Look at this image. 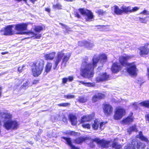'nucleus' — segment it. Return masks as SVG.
I'll return each mask as SVG.
<instances>
[{
    "label": "nucleus",
    "mask_w": 149,
    "mask_h": 149,
    "mask_svg": "<svg viewBox=\"0 0 149 149\" xmlns=\"http://www.w3.org/2000/svg\"><path fill=\"white\" fill-rule=\"evenodd\" d=\"M107 56L104 54H101L99 56L95 55L93 58V63L91 64L88 62V58L86 57L82 61L80 70L81 75L85 78L89 79L92 77L94 74L93 69L96 67L97 64L100 63L99 68L107 61Z\"/></svg>",
    "instance_id": "nucleus-1"
},
{
    "label": "nucleus",
    "mask_w": 149,
    "mask_h": 149,
    "mask_svg": "<svg viewBox=\"0 0 149 149\" xmlns=\"http://www.w3.org/2000/svg\"><path fill=\"white\" fill-rule=\"evenodd\" d=\"M12 115L8 113L2 112L0 113V118H4L3 127L7 130H16L19 124L15 120H12Z\"/></svg>",
    "instance_id": "nucleus-2"
},
{
    "label": "nucleus",
    "mask_w": 149,
    "mask_h": 149,
    "mask_svg": "<svg viewBox=\"0 0 149 149\" xmlns=\"http://www.w3.org/2000/svg\"><path fill=\"white\" fill-rule=\"evenodd\" d=\"M28 23H22L17 24L15 25V29L20 32L18 33L20 34H26L30 36L31 38H33V39H39L41 36V34H37L31 31L28 32H23L22 31L26 30Z\"/></svg>",
    "instance_id": "nucleus-3"
},
{
    "label": "nucleus",
    "mask_w": 149,
    "mask_h": 149,
    "mask_svg": "<svg viewBox=\"0 0 149 149\" xmlns=\"http://www.w3.org/2000/svg\"><path fill=\"white\" fill-rule=\"evenodd\" d=\"M71 55V53L70 52L67 53L65 54H64L63 52V51L58 52L54 61L55 64L54 66H53L54 69H55L56 68L57 65L61 61L63 56H64V57L62 60V64L64 65V66H65L66 64L69 60Z\"/></svg>",
    "instance_id": "nucleus-4"
},
{
    "label": "nucleus",
    "mask_w": 149,
    "mask_h": 149,
    "mask_svg": "<svg viewBox=\"0 0 149 149\" xmlns=\"http://www.w3.org/2000/svg\"><path fill=\"white\" fill-rule=\"evenodd\" d=\"M44 61L42 59H39L33 63L32 66V71L34 77H38L41 74L44 68Z\"/></svg>",
    "instance_id": "nucleus-5"
},
{
    "label": "nucleus",
    "mask_w": 149,
    "mask_h": 149,
    "mask_svg": "<svg viewBox=\"0 0 149 149\" xmlns=\"http://www.w3.org/2000/svg\"><path fill=\"white\" fill-rule=\"evenodd\" d=\"M89 140L91 142L90 144V146L92 148L94 147L95 146V144L94 143V142H96L98 145L102 148H107L110 146L109 141L103 139L101 140L98 138H95L94 139H90Z\"/></svg>",
    "instance_id": "nucleus-6"
},
{
    "label": "nucleus",
    "mask_w": 149,
    "mask_h": 149,
    "mask_svg": "<svg viewBox=\"0 0 149 149\" xmlns=\"http://www.w3.org/2000/svg\"><path fill=\"white\" fill-rule=\"evenodd\" d=\"M79 10L82 15L86 16L85 19L86 21H91L93 20L94 16L90 10L85 8H80Z\"/></svg>",
    "instance_id": "nucleus-7"
},
{
    "label": "nucleus",
    "mask_w": 149,
    "mask_h": 149,
    "mask_svg": "<svg viewBox=\"0 0 149 149\" xmlns=\"http://www.w3.org/2000/svg\"><path fill=\"white\" fill-rule=\"evenodd\" d=\"M125 113L126 111L124 109L118 107L116 109L114 118L116 120H120L125 115Z\"/></svg>",
    "instance_id": "nucleus-8"
},
{
    "label": "nucleus",
    "mask_w": 149,
    "mask_h": 149,
    "mask_svg": "<svg viewBox=\"0 0 149 149\" xmlns=\"http://www.w3.org/2000/svg\"><path fill=\"white\" fill-rule=\"evenodd\" d=\"M127 66L128 67L127 68V71L130 75L132 76L136 75L138 69L136 67L134 62L129 63Z\"/></svg>",
    "instance_id": "nucleus-9"
},
{
    "label": "nucleus",
    "mask_w": 149,
    "mask_h": 149,
    "mask_svg": "<svg viewBox=\"0 0 149 149\" xmlns=\"http://www.w3.org/2000/svg\"><path fill=\"white\" fill-rule=\"evenodd\" d=\"M103 109L104 113L107 116L110 115L112 112L113 108L112 106L108 104H103Z\"/></svg>",
    "instance_id": "nucleus-10"
},
{
    "label": "nucleus",
    "mask_w": 149,
    "mask_h": 149,
    "mask_svg": "<svg viewBox=\"0 0 149 149\" xmlns=\"http://www.w3.org/2000/svg\"><path fill=\"white\" fill-rule=\"evenodd\" d=\"M13 27V25H9L0 30V33L1 34L4 35H12L13 33L12 29Z\"/></svg>",
    "instance_id": "nucleus-11"
},
{
    "label": "nucleus",
    "mask_w": 149,
    "mask_h": 149,
    "mask_svg": "<svg viewBox=\"0 0 149 149\" xmlns=\"http://www.w3.org/2000/svg\"><path fill=\"white\" fill-rule=\"evenodd\" d=\"M133 57V56L125 54L119 57V61L122 65H127L128 63L127 62V61Z\"/></svg>",
    "instance_id": "nucleus-12"
},
{
    "label": "nucleus",
    "mask_w": 149,
    "mask_h": 149,
    "mask_svg": "<svg viewBox=\"0 0 149 149\" xmlns=\"http://www.w3.org/2000/svg\"><path fill=\"white\" fill-rule=\"evenodd\" d=\"M107 122H103L100 123H99L98 120L95 119L92 125V127L93 129L95 130H97L99 127L101 130L103 129V126L105 125Z\"/></svg>",
    "instance_id": "nucleus-13"
},
{
    "label": "nucleus",
    "mask_w": 149,
    "mask_h": 149,
    "mask_svg": "<svg viewBox=\"0 0 149 149\" xmlns=\"http://www.w3.org/2000/svg\"><path fill=\"white\" fill-rule=\"evenodd\" d=\"M109 75L106 73H100L95 78V81L99 82L107 81L109 79Z\"/></svg>",
    "instance_id": "nucleus-14"
},
{
    "label": "nucleus",
    "mask_w": 149,
    "mask_h": 149,
    "mask_svg": "<svg viewBox=\"0 0 149 149\" xmlns=\"http://www.w3.org/2000/svg\"><path fill=\"white\" fill-rule=\"evenodd\" d=\"M133 144L135 145L137 149H145L146 145L143 143L141 142L136 138L133 139Z\"/></svg>",
    "instance_id": "nucleus-15"
},
{
    "label": "nucleus",
    "mask_w": 149,
    "mask_h": 149,
    "mask_svg": "<svg viewBox=\"0 0 149 149\" xmlns=\"http://www.w3.org/2000/svg\"><path fill=\"white\" fill-rule=\"evenodd\" d=\"M121 69V65L118 63H115L113 64L111 67V70L113 72L116 73L119 72Z\"/></svg>",
    "instance_id": "nucleus-16"
},
{
    "label": "nucleus",
    "mask_w": 149,
    "mask_h": 149,
    "mask_svg": "<svg viewBox=\"0 0 149 149\" xmlns=\"http://www.w3.org/2000/svg\"><path fill=\"white\" fill-rule=\"evenodd\" d=\"M104 97V94L96 92L95 94L92 97V100L93 102H95L97 101L98 100L102 99Z\"/></svg>",
    "instance_id": "nucleus-17"
},
{
    "label": "nucleus",
    "mask_w": 149,
    "mask_h": 149,
    "mask_svg": "<svg viewBox=\"0 0 149 149\" xmlns=\"http://www.w3.org/2000/svg\"><path fill=\"white\" fill-rule=\"evenodd\" d=\"M139 49L140 51L139 54L140 55L147 54L149 52V49L146 46L141 47Z\"/></svg>",
    "instance_id": "nucleus-18"
},
{
    "label": "nucleus",
    "mask_w": 149,
    "mask_h": 149,
    "mask_svg": "<svg viewBox=\"0 0 149 149\" xmlns=\"http://www.w3.org/2000/svg\"><path fill=\"white\" fill-rule=\"evenodd\" d=\"M69 118L72 125H75L76 124L77 122V118L75 115L71 114L69 115Z\"/></svg>",
    "instance_id": "nucleus-19"
},
{
    "label": "nucleus",
    "mask_w": 149,
    "mask_h": 149,
    "mask_svg": "<svg viewBox=\"0 0 149 149\" xmlns=\"http://www.w3.org/2000/svg\"><path fill=\"white\" fill-rule=\"evenodd\" d=\"M122 14L125 13L127 14L130 13L131 10V6H121Z\"/></svg>",
    "instance_id": "nucleus-20"
},
{
    "label": "nucleus",
    "mask_w": 149,
    "mask_h": 149,
    "mask_svg": "<svg viewBox=\"0 0 149 149\" xmlns=\"http://www.w3.org/2000/svg\"><path fill=\"white\" fill-rule=\"evenodd\" d=\"M93 116L91 115L84 116L81 118V123H83L90 121L92 118Z\"/></svg>",
    "instance_id": "nucleus-21"
},
{
    "label": "nucleus",
    "mask_w": 149,
    "mask_h": 149,
    "mask_svg": "<svg viewBox=\"0 0 149 149\" xmlns=\"http://www.w3.org/2000/svg\"><path fill=\"white\" fill-rule=\"evenodd\" d=\"M56 55L55 52H52L50 53L46 54L45 56V60H52L54 58Z\"/></svg>",
    "instance_id": "nucleus-22"
},
{
    "label": "nucleus",
    "mask_w": 149,
    "mask_h": 149,
    "mask_svg": "<svg viewBox=\"0 0 149 149\" xmlns=\"http://www.w3.org/2000/svg\"><path fill=\"white\" fill-rule=\"evenodd\" d=\"M66 141L68 144L71 148L72 149H79V148L72 145L70 138L63 137V138Z\"/></svg>",
    "instance_id": "nucleus-23"
},
{
    "label": "nucleus",
    "mask_w": 149,
    "mask_h": 149,
    "mask_svg": "<svg viewBox=\"0 0 149 149\" xmlns=\"http://www.w3.org/2000/svg\"><path fill=\"white\" fill-rule=\"evenodd\" d=\"M133 121V119L132 116H128L127 118L123 120L122 121V123L124 124L128 125Z\"/></svg>",
    "instance_id": "nucleus-24"
},
{
    "label": "nucleus",
    "mask_w": 149,
    "mask_h": 149,
    "mask_svg": "<svg viewBox=\"0 0 149 149\" xmlns=\"http://www.w3.org/2000/svg\"><path fill=\"white\" fill-rule=\"evenodd\" d=\"M77 82L79 83V85L81 84L86 86L93 87L95 85V83H93L85 82L84 81H77Z\"/></svg>",
    "instance_id": "nucleus-25"
},
{
    "label": "nucleus",
    "mask_w": 149,
    "mask_h": 149,
    "mask_svg": "<svg viewBox=\"0 0 149 149\" xmlns=\"http://www.w3.org/2000/svg\"><path fill=\"white\" fill-rule=\"evenodd\" d=\"M114 12L117 15H121L122 14L121 7L119 8L118 6H115L113 7Z\"/></svg>",
    "instance_id": "nucleus-26"
},
{
    "label": "nucleus",
    "mask_w": 149,
    "mask_h": 149,
    "mask_svg": "<svg viewBox=\"0 0 149 149\" xmlns=\"http://www.w3.org/2000/svg\"><path fill=\"white\" fill-rule=\"evenodd\" d=\"M137 137L147 143H148V140L143 135L142 132H139V134L137 136Z\"/></svg>",
    "instance_id": "nucleus-27"
},
{
    "label": "nucleus",
    "mask_w": 149,
    "mask_h": 149,
    "mask_svg": "<svg viewBox=\"0 0 149 149\" xmlns=\"http://www.w3.org/2000/svg\"><path fill=\"white\" fill-rule=\"evenodd\" d=\"M52 67V64L50 63H47L45 69V71L47 73L49 72L50 70Z\"/></svg>",
    "instance_id": "nucleus-28"
},
{
    "label": "nucleus",
    "mask_w": 149,
    "mask_h": 149,
    "mask_svg": "<svg viewBox=\"0 0 149 149\" xmlns=\"http://www.w3.org/2000/svg\"><path fill=\"white\" fill-rule=\"evenodd\" d=\"M127 131L128 133L130 134L131 132L132 131H137V129L136 128V125H134L131 127L127 130Z\"/></svg>",
    "instance_id": "nucleus-29"
},
{
    "label": "nucleus",
    "mask_w": 149,
    "mask_h": 149,
    "mask_svg": "<svg viewBox=\"0 0 149 149\" xmlns=\"http://www.w3.org/2000/svg\"><path fill=\"white\" fill-rule=\"evenodd\" d=\"M86 139V138L82 137L79 138L75 140V143L77 144L81 143L84 141Z\"/></svg>",
    "instance_id": "nucleus-30"
},
{
    "label": "nucleus",
    "mask_w": 149,
    "mask_h": 149,
    "mask_svg": "<svg viewBox=\"0 0 149 149\" xmlns=\"http://www.w3.org/2000/svg\"><path fill=\"white\" fill-rule=\"evenodd\" d=\"M94 45L92 42H87L85 47L88 49H91L94 46Z\"/></svg>",
    "instance_id": "nucleus-31"
},
{
    "label": "nucleus",
    "mask_w": 149,
    "mask_h": 149,
    "mask_svg": "<svg viewBox=\"0 0 149 149\" xmlns=\"http://www.w3.org/2000/svg\"><path fill=\"white\" fill-rule=\"evenodd\" d=\"M133 140H132L131 144H130L125 147V149H135V145L133 144Z\"/></svg>",
    "instance_id": "nucleus-32"
},
{
    "label": "nucleus",
    "mask_w": 149,
    "mask_h": 149,
    "mask_svg": "<svg viewBox=\"0 0 149 149\" xmlns=\"http://www.w3.org/2000/svg\"><path fill=\"white\" fill-rule=\"evenodd\" d=\"M43 29V27L40 26H35L34 30L36 32H39Z\"/></svg>",
    "instance_id": "nucleus-33"
},
{
    "label": "nucleus",
    "mask_w": 149,
    "mask_h": 149,
    "mask_svg": "<svg viewBox=\"0 0 149 149\" xmlns=\"http://www.w3.org/2000/svg\"><path fill=\"white\" fill-rule=\"evenodd\" d=\"M139 104L141 106L149 108V100L145 101Z\"/></svg>",
    "instance_id": "nucleus-34"
},
{
    "label": "nucleus",
    "mask_w": 149,
    "mask_h": 149,
    "mask_svg": "<svg viewBox=\"0 0 149 149\" xmlns=\"http://www.w3.org/2000/svg\"><path fill=\"white\" fill-rule=\"evenodd\" d=\"M112 147L116 149H120L121 147L122 146L120 145H119L117 143H113L112 145Z\"/></svg>",
    "instance_id": "nucleus-35"
},
{
    "label": "nucleus",
    "mask_w": 149,
    "mask_h": 149,
    "mask_svg": "<svg viewBox=\"0 0 149 149\" xmlns=\"http://www.w3.org/2000/svg\"><path fill=\"white\" fill-rule=\"evenodd\" d=\"M75 97V96L74 95H72L71 94H68L67 95H64V98L67 99H71L74 98Z\"/></svg>",
    "instance_id": "nucleus-36"
},
{
    "label": "nucleus",
    "mask_w": 149,
    "mask_h": 149,
    "mask_svg": "<svg viewBox=\"0 0 149 149\" xmlns=\"http://www.w3.org/2000/svg\"><path fill=\"white\" fill-rule=\"evenodd\" d=\"M62 6L59 3H57L55 5H54L53 8L54 9H57L58 10L62 9Z\"/></svg>",
    "instance_id": "nucleus-37"
},
{
    "label": "nucleus",
    "mask_w": 149,
    "mask_h": 149,
    "mask_svg": "<svg viewBox=\"0 0 149 149\" xmlns=\"http://www.w3.org/2000/svg\"><path fill=\"white\" fill-rule=\"evenodd\" d=\"M67 134L71 135L76 136L78 135L79 133L76 132L74 131H69L67 132Z\"/></svg>",
    "instance_id": "nucleus-38"
},
{
    "label": "nucleus",
    "mask_w": 149,
    "mask_h": 149,
    "mask_svg": "<svg viewBox=\"0 0 149 149\" xmlns=\"http://www.w3.org/2000/svg\"><path fill=\"white\" fill-rule=\"evenodd\" d=\"M96 12L99 15H103L105 13V11H103V10L101 9H99L97 10L96 11Z\"/></svg>",
    "instance_id": "nucleus-39"
},
{
    "label": "nucleus",
    "mask_w": 149,
    "mask_h": 149,
    "mask_svg": "<svg viewBox=\"0 0 149 149\" xmlns=\"http://www.w3.org/2000/svg\"><path fill=\"white\" fill-rule=\"evenodd\" d=\"M87 100V99L86 97H81L79 98V101L81 103H84Z\"/></svg>",
    "instance_id": "nucleus-40"
},
{
    "label": "nucleus",
    "mask_w": 149,
    "mask_h": 149,
    "mask_svg": "<svg viewBox=\"0 0 149 149\" xmlns=\"http://www.w3.org/2000/svg\"><path fill=\"white\" fill-rule=\"evenodd\" d=\"M87 41L86 40H82L79 41L78 42L79 45L81 46H86V44Z\"/></svg>",
    "instance_id": "nucleus-41"
},
{
    "label": "nucleus",
    "mask_w": 149,
    "mask_h": 149,
    "mask_svg": "<svg viewBox=\"0 0 149 149\" xmlns=\"http://www.w3.org/2000/svg\"><path fill=\"white\" fill-rule=\"evenodd\" d=\"M82 126L83 128L87 129H90L91 128L90 125L88 123H83L82 125Z\"/></svg>",
    "instance_id": "nucleus-42"
},
{
    "label": "nucleus",
    "mask_w": 149,
    "mask_h": 149,
    "mask_svg": "<svg viewBox=\"0 0 149 149\" xmlns=\"http://www.w3.org/2000/svg\"><path fill=\"white\" fill-rule=\"evenodd\" d=\"M70 105V104L68 103H61L58 104L59 106L67 107Z\"/></svg>",
    "instance_id": "nucleus-43"
},
{
    "label": "nucleus",
    "mask_w": 149,
    "mask_h": 149,
    "mask_svg": "<svg viewBox=\"0 0 149 149\" xmlns=\"http://www.w3.org/2000/svg\"><path fill=\"white\" fill-rule=\"evenodd\" d=\"M141 14H143L145 15H149V12L147 10H144L143 11L140 13Z\"/></svg>",
    "instance_id": "nucleus-44"
},
{
    "label": "nucleus",
    "mask_w": 149,
    "mask_h": 149,
    "mask_svg": "<svg viewBox=\"0 0 149 149\" xmlns=\"http://www.w3.org/2000/svg\"><path fill=\"white\" fill-rule=\"evenodd\" d=\"M139 20L141 22L143 23H146L148 21L146 20V17L144 18L139 17Z\"/></svg>",
    "instance_id": "nucleus-45"
},
{
    "label": "nucleus",
    "mask_w": 149,
    "mask_h": 149,
    "mask_svg": "<svg viewBox=\"0 0 149 149\" xmlns=\"http://www.w3.org/2000/svg\"><path fill=\"white\" fill-rule=\"evenodd\" d=\"M139 9V8H138L136 7H135L134 8H132L131 7V11H130V13L134 12L137 10Z\"/></svg>",
    "instance_id": "nucleus-46"
},
{
    "label": "nucleus",
    "mask_w": 149,
    "mask_h": 149,
    "mask_svg": "<svg viewBox=\"0 0 149 149\" xmlns=\"http://www.w3.org/2000/svg\"><path fill=\"white\" fill-rule=\"evenodd\" d=\"M25 67L24 65H23L22 67L20 66L18 68V70L19 72H21L22 71L23 68Z\"/></svg>",
    "instance_id": "nucleus-47"
},
{
    "label": "nucleus",
    "mask_w": 149,
    "mask_h": 149,
    "mask_svg": "<svg viewBox=\"0 0 149 149\" xmlns=\"http://www.w3.org/2000/svg\"><path fill=\"white\" fill-rule=\"evenodd\" d=\"M68 80V79L67 78H64L62 79V82L63 84H65L66 83Z\"/></svg>",
    "instance_id": "nucleus-48"
},
{
    "label": "nucleus",
    "mask_w": 149,
    "mask_h": 149,
    "mask_svg": "<svg viewBox=\"0 0 149 149\" xmlns=\"http://www.w3.org/2000/svg\"><path fill=\"white\" fill-rule=\"evenodd\" d=\"M68 80L70 81H71L73 80L74 77L72 76H68Z\"/></svg>",
    "instance_id": "nucleus-49"
},
{
    "label": "nucleus",
    "mask_w": 149,
    "mask_h": 149,
    "mask_svg": "<svg viewBox=\"0 0 149 149\" xmlns=\"http://www.w3.org/2000/svg\"><path fill=\"white\" fill-rule=\"evenodd\" d=\"M29 85V82L28 81H26L25 83H24L23 85V88H25L26 87H27Z\"/></svg>",
    "instance_id": "nucleus-50"
},
{
    "label": "nucleus",
    "mask_w": 149,
    "mask_h": 149,
    "mask_svg": "<svg viewBox=\"0 0 149 149\" xmlns=\"http://www.w3.org/2000/svg\"><path fill=\"white\" fill-rule=\"evenodd\" d=\"M75 16L78 18H79L80 17V15H79L78 13L75 12L74 13Z\"/></svg>",
    "instance_id": "nucleus-51"
},
{
    "label": "nucleus",
    "mask_w": 149,
    "mask_h": 149,
    "mask_svg": "<svg viewBox=\"0 0 149 149\" xmlns=\"http://www.w3.org/2000/svg\"><path fill=\"white\" fill-rule=\"evenodd\" d=\"M147 75L148 76V79L149 80V68H147Z\"/></svg>",
    "instance_id": "nucleus-52"
},
{
    "label": "nucleus",
    "mask_w": 149,
    "mask_h": 149,
    "mask_svg": "<svg viewBox=\"0 0 149 149\" xmlns=\"http://www.w3.org/2000/svg\"><path fill=\"white\" fill-rule=\"evenodd\" d=\"M134 106V108L135 109H137V106L136 105V102H134L133 104H132Z\"/></svg>",
    "instance_id": "nucleus-53"
},
{
    "label": "nucleus",
    "mask_w": 149,
    "mask_h": 149,
    "mask_svg": "<svg viewBox=\"0 0 149 149\" xmlns=\"http://www.w3.org/2000/svg\"><path fill=\"white\" fill-rule=\"evenodd\" d=\"M61 24L63 26V28H65V29H68V27L65 25H64L63 24H62V23H61Z\"/></svg>",
    "instance_id": "nucleus-54"
},
{
    "label": "nucleus",
    "mask_w": 149,
    "mask_h": 149,
    "mask_svg": "<svg viewBox=\"0 0 149 149\" xmlns=\"http://www.w3.org/2000/svg\"><path fill=\"white\" fill-rule=\"evenodd\" d=\"M146 120L149 121V113L146 115Z\"/></svg>",
    "instance_id": "nucleus-55"
},
{
    "label": "nucleus",
    "mask_w": 149,
    "mask_h": 149,
    "mask_svg": "<svg viewBox=\"0 0 149 149\" xmlns=\"http://www.w3.org/2000/svg\"><path fill=\"white\" fill-rule=\"evenodd\" d=\"M16 1H23L24 2H25L26 3H27V0H15Z\"/></svg>",
    "instance_id": "nucleus-56"
},
{
    "label": "nucleus",
    "mask_w": 149,
    "mask_h": 149,
    "mask_svg": "<svg viewBox=\"0 0 149 149\" xmlns=\"http://www.w3.org/2000/svg\"><path fill=\"white\" fill-rule=\"evenodd\" d=\"M45 10L48 12H50V8H46Z\"/></svg>",
    "instance_id": "nucleus-57"
},
{
    "label": "nucleus",
    "mask_w": 149,
    "mask_h": 149,
    "mask_svg": "<svg viewBox=\"0 0 149 149\" xmlns=\"http://www.w3.org/2000/svg\"><path fill=\"white\" fill-rule=\"evenodd\" d=\"M33 3H34V2L37 0H30Z\"/></svg>",
    "instance_id": "nucleus-58"
},
{
    "label": "nucleus",
    "mask_w": 149,
    "mask_h": 149,
    "mask_svg": "<svg viewBox=\"0 0 149 149\" xmlns=\"http://www.w3.org/2000/svg\"><path fill=\"white\" fill-rule=\"evenodd\" d=\"M8 53L7 52H2L1 53V54H2V55H4V54H7Z\"/></svg>",
    "instance_id": "nucleus-59"
},
{
    "label": "nucleus",
    "mask_w": 149,
    "mask_h": 149,
    "mask_svg": "<svg viewBox=\"0 0 149 149\" xmlns=\"http://www.w3.org/2000/svg\"><path fill=\"white\" fill-rule=\"evenodd\" d=\"M64 0L66 1H73V0Z\"/></svg>",
    "instance_id": "nucleus-60"
},
{
    "label": "nucleus",
    "mask_w": 149,
    "mask_h": 149,
    "mask_svg": "<svg viewBox=\"0 0 149 149\" xmlns=\"http://www.w3.org/2000/svg\"><path fill=\"white\" fill-rule=\"evenodd\" d=\"M1 88H0V97L1 96Z\"/></svg>",
    "instance_id": "nucleus-61"
},
{
    "label": "nucleus",
    "mask_w": 149,
    "mask_h": 149,
    "mask_svg": "<svg viewBox=\"0 0 149 149\" xmlns=\"http://www.w3.org/2000/svg\"><path fill=\"white\" fill-rule=\"evenodd\" d=\"M122 102H126V100H122Z\"/></svg>",
    "instance_id": "nucleus-62"
},
{
    "label": "nucleus",
    "mask_w": 149,
    "mask_h": 149,
    "mask_svg": "<svg viewBox=\"0 0 149 149\" xmlns=\"http://www.w3.org/2000/svg\"><path fill=\"white\" fill-rule=\"evenodd\" d=\"M132 114H133V113H132Z\"/></svg>",
    "instance_id": "nucleus-63"
},
{
    "label": "nucleus",
    "mask_w": 149,
    "mask_h": 149,
    "mask_svg": "<svg viewBox=\"0 0 149 149\" xmlns=\"http://www.w3.org/2000/svg\"><path fill=\"white\" fill-rule=\"evenodd\" d=\"M147 149H149V148H147Z\"/></svg>",
    "instance_id": "nucleus-64"
}]
</instances>
